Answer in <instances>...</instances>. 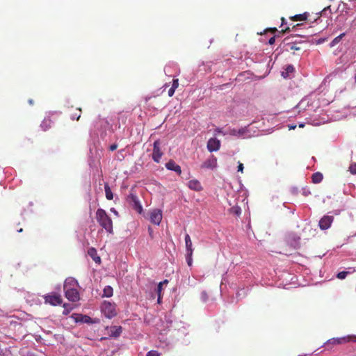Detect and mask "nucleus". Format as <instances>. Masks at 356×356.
Masks as SVG:
<instances>
[{
	"label": "nucleus",
	"mask_w": 356,
	"mask_h": 356,
	"mask_svg": "<svg viewBox=\"0 0 356 356\" xmlns=\"http://www.w3.org/2000/svg\"><path fill=\"white\" fill-rule=\"evenodd\" d=\"M96 219L99 224L108 233L113 232V222L105 210L98 209L96 211Z\"/></svg>",
	"instance_id": "nucleus-1"
},
{
	"label": "nucleus",
	"mask_w": 356,
	"mask_h": 356,
	"mask_svg": "<svg viewBox=\"0 0 356 356\" xmlns=\"http://www.w3.org/2000/svg\"><path fill=\"white\" fill-rule=\"evenodd\" d=\"M223 135L224 136L230 135V136H236L237 138H243V139L248 138L252 136V134L249 129V126L241 127L238 129H236L234 128H233V129L229 128L228 129H227L225 131V133H223Z\"/></svg>",
	"instance_id": "nucleus-2"
},
{
	"label": "nucleus",
	"mask_w": 356,
	"mask_h": 356,
	"mask_svg": "<svg viewBox=\"0 0 356 356\" xmlns=\"http://www.w3.org/2000/svg\"><path fill=\"white\" fill-rule=\"evenodd\" d=\"M350 341L356 343V335H347L341 337L332 338L325 342L323 346H327L329 348L330 346L341 345Z\"/></svg>",
	"instance_id": "nucleus-3"
},
{
	"label": "nucleus",
	"mask_w": 356,
	"mask_h": 356,
	"mask_svg": "<svg viewBox=\"0 0 356 356\" xmlns=\"http://www.w3.org/2000/svg\"><path fill=\"white\" fill-rule=\"evenodd\" d=\"M102 311L104 316L111 319L114 317L117 313L115 311V305L108 301H104L102 305Z\"/></svg>",
	"instance_id": "nucleus-4"
},
{
	"label": "nucleus",
	"mask_w": 356,
	"mask_h": 356,
	"mask_svg": "<svg viewBox=\"0 0 356 356\" xmlns=\"http://www.w3.org/2000/svg\"><path fill=\"white\" fill-rule=\"evenodd\" d=\"M127 200H128L129 204L131 206V207L135 211H136L140 214L142 213V212L143 211V206H142L138 197L136 195L131 193L128 196Z\"/></svg>",
	"instance_id": "nucleus-5"
},
{
	"label": "nucleus",
	"mask_w": 356,
	"mask_h": 356,
	"mask_svg": "<svg viewBox=\"0 0 356 356\" xmlns=\"http://www.w3.org/2000/svg\"><path fill=\"white\" fill-rule=\"evenodd\" d=\"M162 156L163 152L161 149V143L159 140H156L153 144L152 160L158 163L160 162Z\"/></svg>",
	"instance_id": "nucleus-6"
},
{
	"label": "nucleus",
	"mask_w": 356,
	"mask_h": 356,
	"mask_svg": "<svg viewBox=\"0 0 356 356\" xmlns=\"http://www.w3.org/2000/svg\"><path fill=\"white\" fill-rule=\"evenodd\" d=\"M149 220L156 225H159L162 220V211L159 209H154L149 211Z\"/></svg>",
	"instance_id": "nucleus-7"
},
{
	"label": "nucleus",
	"mask_w": 356,
	"mask_h": 356,
	"mask_svg": "<svg viewBox=\"0 0 356 356\" xmlns=\"http://www.w3.org/2000/svg\"><path fill=\"white\" fill-rule=\"evenodd\" d=\"M46 303H49L53 306L59 305L62 303V298L58 294H48L44 296Z\"/></svg>",
	"instance_id": "nucleus-8"
},
{
	"label": "nucleus",
	"mask_w": 356,
	"mask_h": 356,
	"mask_svg": "<svg viewBox=\"0 0 356 356\" xmlns=\"http://www.w3.org/2000/svg\"><path fill=\"white\" fill-rule=\"evenodd\" d=\"M334 220L332 216L325 215L321 218L318 222V226L321 229L325 230L330 227Z\"/></svg>",
	"instance_id": "nucleus-9"
},
{
	"label": "nucleus",
	"mask_w": 356,
	"mask_h": 356,
	"mask_svg": "<svg viewBox=\"0 0 356 356\" xmlns=\"http://www.w3.org/2000/svg\"><path fill=\"white\" fill-rule=\"evenodd\" d=\"M66 298L71 302L79 300L80 296L77 289H64Z\"/></svg>",
	"instance_id": "nucleus-10"
},
{
	"label": "nucleus",
	"mask_w": 356,
	"mask_h": 356,
	"mask_svg": "<svg viewBox=\"0 0 356 356\" xmlns=\"http://www.w3.org/2000/svg\"><path fill=\"white\" fill-rule=\"evenodd\" d=\"M217 167V158L211 155L202 165V168L213 170Z\"/></svg>",
	"instance_id": "nucleus-11"
},
{
	"label": "nucleus",
	"mask_w": 356,
	"mask_h": 356,
	"mask_svg": "<svg viewBox=\"0 0 356 356\" xmlns=\"http://www.w3.org/2000/svg\"><path fill=\"white\" fill-rule=\"evenodd\" d=\"M207 147L210 152H217L220 147V141L216 138H211L208 140Z\"/></svg>",
	"instance_id": "nucleus-12"
},
{
	"label": "nucleus",
	"mask_w": 356,
	"mask_h": 356,
	"mask_svg": "<svg viewBox=\"0 0 356 356\" xmlns=\"http://www.w3.org/2000/svg\"><path fill=\"white\" fill-rule=\"evenodd\" d=\"M327 120L323 119H317V118H306V122H300L298 124V127L300 128H302L305 127V124H312L314 126H319L323 124H324Z\"/></svg>",
	"instance_id": "nucleus-13"
},
{
	"label": "nucleus",
	"mask_w": 356,
	"mask_h": 356,
	"mask_svg": "<svg viewBox=\"0 0 356 356\" xmlns=\"http://www.w3.org/2000/svg\"><path fill=\"white\" fill-rule=\"evenodd\" d=\"M165 168L168 170L174 171L179 175L181 174V167L177 165L173 160L169 161L165 163Z\"/></svg>",
	"instance_id": "nucleus-14"
},
{
	"label": "nucleus",
	"mask_w": 356,
	"mask_h": 356,
	"mask_svg": "<svg viewBox=\"0 0 356 356\" xmlns=\"http://www.w3.org/2000/svg\"><path fill=\"white\" fill-rule=\"evenodd\" d=\"M79 284L76 280L73 277H68L65 280L63 285L64 289H76Z\"/></svg>",
	"instance_id": "nucleus-15"
},
{
	"label": "nucleus",
	"mask_w": 356,
	"mask_h": 356,
	"mask_svg": "<svg viewBox=\"0 0 356 356\" xmlns=\"http://www.w3.org/2000/svg\"><path fill=\"white\" fill-rule=\"evenodd\" d=\"M310 106V99L305 98L302 99L297 106V108L299 109V112L301 111H309Z\"/></svg>",
	"instance_id": "nucleus-16"
},
{
	"label": "nucleus",
	"mask_w": 356,
	"mask_h": 356,
	"mask_svg": "<svg viewBox=\"0 0 356 356\" xmlns=\"http://www.w3.org/2000/svg\"><path fill=\"white\" fill-rule=\"evenodd\" d=\"M187 185L190 189L195 191H200L202 189L200 182L197 179L190 180Z\"/></svg>",
	"instance_id": "nucleus-17"
},
{
	"label": "nucleus",
	"mask_w": 356,
	"mask_h": 356,
	"mask_svg": "<svg viewBox=\"0 0 356 356\" xmlns=\"http://www.w3.org/2000/svg\"><path fill=\"white\" fill-rule=\"evenodd\" d=\"M122 332L121 326H112L110 328V336L112 337H118Z\"/></svg>",
	"instance_id": "nucleus-18"
},
{
	"label": "nucleus",
	"mask_w": 356,
	"mask_h": 356,
	"mask_svg": "<svg viewBox=\"0 0 356 356\" xmlns=\"http://www.w3.org/2000/svg\"><path fill=\"white\" fill-rule=\"evenodd\" d=\"M185 245H186V252H193V245H192V241L191 239L190 236L186 234L185 235Z\"/></svg>",
	"instance_id": "nucleus-19"
},
{
	"label": "nucleus",
	"mask_w": 356,
	"mask_h": 356,
	"mask_svg": "<svg viewBox=\"0 0 356 356\" xmlns=\"http://www.w3.org/2000/svg\"><path fill=\"white\" fill-rule=\"evenodd\" d=\"M294 72V67L292 65H288L284 71L282 72V76L284 78H289L290 75Z\"/></svg>",
	"instance_id": "nucleus-20"
},
{
	"label": "nucleus",
	"mask_w": 356,
	"mask_h": 356,
	"mask_svg": "<svg viewBox=\"0 0 356 356\" xmlns=\"http://www.w3.org/2000/svg\"><path fill=\"white\" fill-rule=\"evenodd\" d=\"M284 47L287 51L299 50L300 49L296 42H287L285 44Z\"/></svg>",
	"instance_id": "nucleus-21"
},
{
	"label": "nucleus",
	"mask_w": 356,
	"mask_h": 356,
	"mask_svg": "<svg viewBox=\"0 0 356 356\" xmlns=\"http://www.w3.org/2000/svg\"><path fill=\"white\" fill-rule=\"evenodd\" d=\"M52 122L50 118H45L42 122L40 127L44 131H47L49 128L51 127Z\"/></svg>",
	"instance_id": "nucleus-22"
},
{
	"label": "nucleus",
	"mask_w": 356,
	"mask_h": 356,
	"mask_svg": "<svg viewBox=\"0 0 356 356\" xmlns=\"http://www.w3.org/2000/svg\"><path fill=\"white\" fill-rule=\"evenodd\" d=\"M345 35H346V33H342L340 35H339L338 36H337L335 38H334L331 41V42L330 43V47H334V46H336L338 43H339L341 42V40Z\"/></svg>",
	"instance_id": "nucleus-23"
},
{
	"label": "nucleus",
	"mask_w": 356,
	"mask_h": 356,
	"mask_svg": "<svg viewBox=\"0 0 356 356\" xmlns=\"http://www.w3.org/2000/svg\"><path fill=\"white\" fill-rule=\"evenodd\" d=\"M113 290L111 286H106L103 290L102 297L110 298L113 296Z\"/></svg>",
	"instance_id": "nucleus-24"
},
{
	"label": "nucleus",
	"mask_w": 356,
	"mask_h": 356,
	"mask_svg": "<svg viewBox=\"0 0 356 356\" xmlns=\"http://www.w3.org/2000/svg\"><path fill=\"white\" fill-rule=\"evenodd\" d=\"M312 181L314 184L320 183L323 179V175L321 172H315L312 175Z\"/></svg>",
	"instance_id": "nucleus-25"
},
{
	"label": "nucleus",
	"mask_w": 356,
	"mask_h": 356,
	"mask_svg": "<svg viewBox=\"0 0 356 356\" xmlns=\"http://www.w3.org/2000/svg\"><path fill=\"white\" fill-rule=\"evenodd\" d=\"M307 16H308V13H305L303 14H299V15H296L293 19L294 20H300V21H303V20H306L307 18Z\"/></svg>",
	"instance_id": "nucleus-26"
},
{
	"label": "nucleus",
	"mask_w": 356,
	"mask_h": 356,
	"mask_svg": "<svg viewBox=\"0 0 356 356\" xmlns=\"http://www.w3.org/2000/svg\"><path fill=\"white\" fill-rule=\"evenodd\" d=\"M105 193L106 197L108 200H112L113 199V193L108 185H105Z\"/></svg>",
	"instance_id": "nucleus-27"
},
{
	"label": "nucleus",
	"mask_w": 356,
	"mask_h": 356,
	"mask_svg": "<svg viewBox=\"0 0 356 356\" xmlns=\"http://www.w3.org/2000/svg\"><path fill=\"white\" fill-rule=\"evenodd\" d=\"M231 213L239 216L241 213V209L239 207L236 206L231 208Z\"/></svg>",
	"instance_id": "nucleus-28"
},
{
	"label": "nucleus",
	"mask_w": 356,
	"mask_h": 356,
	"mask_svg": "<svg viewBox=\"0 0 356 356\" xmlns=\"http://www.w3.org/2000/svg\"><path fill=\"white\" fill-rule=\"evenodd\" d=\"M193 252H186V260L189 266L192 265L193 259H192Z\"/></svg>",
	"instance_id": "nucleus-29"
},
{
	"label": "nucleus",
	"mask_w": 356,
	"mask_h": 356,
	"mask_svg": "<svg viewBox=\"0 0 356 356\" xmlns=\"http://www.w3.org/2000/svg\"><path fill=\"white\" fill-rule=\"evenodd\" d=\"M349 273H350L348 271H341L337 273V277L339 278V280H343Z\"/></svg>",
	"instance_id": "nucleus-30"
},
{
	"label": "nucleus",
	"mask_w": 356,
	"mask_h": 356,
	"mask_svg": "<svg viewBox=\"0 0 356 356\" xmlns=\"http://www.w3.org/2000/svg\"><path fill=\"white\" fill-rule=\"evenodd\" d=\"M99 126L101 127H104L105 129H106L107 127H108L109 126V124L108 123L107 121L104 120H99L98 123H97Z\"/></svg>",
	"instance_id": "nucleus-31"
},
{
	"label": "nucleus",
	"mask_w": 356,
	"mask_h": 356,
	"mask_svg": "<svg viewBox=\"0 0 356 356\" xmlns=\"http://www.w3.org/2000/svg\"><path fill=\"white\" fill-rule=\"evenodd\" d=\"M350 169V172L353 174V175H356V163H352L349 168Z\"/></svg>",
	"instance_id": "nucleus-32"
},
{
	"label": "nucleus",
	"mask_w": 356,
	"mask_h": 356,
	"mask_svg": "<svg viewBox=\"0 0 356 356\" xmlns=\"http://www.w3.org/2000/svg\"><path fill=\"white\" fill-rule=\"evenodd\" d=\"M147 356H160V353L156 350H150L147 353Z\"/></svg>",
	"instance_id": "nucleus-33"
},
{
	"label": "nucleus",
	"mask_w": 356,
	"mask_h": 356,
	"mask_svg": "<svg viewBox=\"0 0 356 356\" xmlns=\"http://www.w3.org/2000/svg\"><path fill=\"white\" fill-rule=\"evenodd\" d=\"M170 69H171V65H166L164 67V72H165V74L169 75V76H172V74H170V73L171 72Z\"/></svg>",
	"instance_id": "nucleus-34"
},
{
	"label": "nucleus",
	"mask_w": 356,
	"mask_h": 356,
	"mask_svg": "<svg viewBox=\"0 0 356 356\" xmlns=\"http://www.w3.org/2000/svg\"><path fill=\"white\" fill-rule=\"evenodd\" d=\"M201 299L203 302H206L208 299V296L206 291H202L201 293Z\"/></svg>",
	"instance_id": "nucleus-35"
},
{
	"label": "nucleus",
	"mask_w": 356,
	"mask_h": 356,
	"mask_svg": "<svg viewBox=\"0 0 356 356\" xmlns=\"http://www.w3.org/2000/svg\"><path fill=\"white\" fill-rule=\"evenodd\" d=\"M327 11L331 13L330 6H328L325 7V8H323V10L321 12V15H325L327 14Z\"/></svg>",
	"instance_id": "nucleus-36"
},
{
	"label": "nucleus",
	"mask_w": 356,
	"mask_h": 356,
	"mask_svg": "<svg viewBox=\"0 0 356 356\" xmlns=\"http://www.w3.org/2000/svg\"><path fill=\"white\" fill-rule=\"evenodd\" d=\"M175 89H176V86H172V87L168 90V95H169L170 97H172V96L174 95Z\"/></svg>",
	"instance_id": "nucleus-37"
},
{
	"label": "nucleus",
	"mask_w": 356,
	"mask_h": 356,
	"mask_svg": "<svg viewBox=\"0 0 356 356\" xmlns=\"http://www.w3.org/2000/svg\"><path fill=\"white\" fill-rule=\"evenodd\" d=\"M79 113L78 115L75 114V115H72L71 118L72 120H75L76 119V120H78L79 119V118L81 117V113H80L81 109L79 108Z\"/></svg>",
	"instance_id": "nucleus-38"
},
{
	"label": "nucleus",
	"mask_w": 356,
	"mask_h": 356,
	"mask_svg": "<svg viewBox=\"0 0 356 356\" xmlns=\"http://www.w3.org/2000/svg\"><path fill=\"white\" fill-rule=\"evenodd\" d=\"M238 171L243 172V163H238Z\"/></svg>",
	"instance_id": "nucleus-39"
},
{
	"label": "nucleus",
	"mask_w": 356,
	"mask_h": 356,
	"mask_svg": "<svg viewBox=\"0 0 356 356\" xmlns=\"http://www.w3.org/2000/svg\"><path fill=\"white\" fill-rule=\"evenodd\" d=\"M162 284L163 282H160L157 286V292L159 294H160L161 289H162Z\"/></svg>",
	"instance_id": "nucleus-40"
},
{
	"label": "nucleus",
	"mask_w": 356,
	"mask_h": 356,
	"mask_svg": "<svg viewBox=\"0 0 356 356\" xmlns=\"http://www.w3.org/2000/svg\"><path fill=\"white\" fill-rule=\"evenodd\" d=\"M215 132L217 133V134H221L223 135V133L225 132L222 131V129L221 128H217L216 130H215Z\"/></svg>",
	"instance_id": "nucleus-41"
},
{
	"label": "nucleus",
	"mask_w": 356,
	"mask_h": 356,
	"mask_svg": "<svg viewBox=\"0 0 356 356\" xmlns=\"http://www.w3.org/2000/svg\"><path fill=\"white\" fill-rule=\"evenodd\" d=\"M117 147H118V145L116 144H113L110 146L109 148H110L111 151H114L117 149Z\"/></svg>",
	"instance_id": "nucleus-42"
},
{
	"label": "nucleus",
	"mask_w": 356,
	"mask_h": 356,
	"mask_svg": "<svg viewBox=\"0 0 356 356\" xmlns=\"http://www.w3.org/2000/svg\"><path fill=\"white\" fill-rule=\"evenodd\" d=\"M275 37H272L269 39L268 40V43L270 44H273L275 43Z\"/></svg>",
	"instance_id": "nucleus-43"
},
{
	"label": "nucleus",
	"mask_w": 356,
	"mask_h": 356,
	"mask_svg": "<svg viewBox=\"0 0 356 356\" xmlns=\"http://www.w3.org/2000/svg\"><path fill=\"white\" fill-rule=\"evenodd\" d=\"M297 125L296 124H289L288 125V127H289V130H293L296 128Z\"/></svg>",
	"instance_id": "nucleus-44"
},
{
	"label": "nucleus",
	"mask_w": 356,
	"mask_h": 356,
	"mask_svg": "<svg viewBox=\"0 0 356 356\" xmlns=\"http://www.w3.org/2000/svg\"><path fill=\"white\" fill-rule=\"evenodd\" d=\"M176 86V88L178 87L179 86V83H178V79H173V83H172V86Z\"/></svg>",
	"instance_id": "nucleus-45"
},
{
	"label": "nucleus",
	"mask_w": 356,
	"mask_h": 356,
	"mask_svg": "<svg viewBox=\"0 0 356 356\" xmlns=\"http://www.w3.org/2000/svg\"><path fill=\"white\" fill-rule=\"evenodd\" d=\"M93 259L95 262H100L101 259L99 257H97V258L93 257Z\"/></svg>",
	"instance_id": "nucleus-46"
},
{
	"label": "nucleus",
	"mask_w": 356,
	"mask_h": 356,
	"mask_svg": "<svg viewBox=\"0 0 356 356\" xmlns=\"http://www.w3.org/2000/svg\"><path fill=\"white\" fill-rule=\"evenodd\" d=\"M95 252V250L94 248H92L90 249L89 251H88V253L90 254V252Z\"/></svg>",
	"instance_id": "nucleus-47"
},
{
	"label": "nucleus",
	"mask_w": 356,
	"mask_h": 356,
	"mask_svg": "<svg viewBox=\"0 0 356 356\" xmlns=\"http://www.w3.org/2000/svg\"><path fill=\"white\" fill-rule=\"evenodd\" d=\"M0 356H5L1 349H0Z\"/></svg>",
	"instance_id": "nucleus-48"
},
{
	"label": "nucleus",
	"mask_w": 356,
	"mask_h": 356,
	"mask_svg": "<svg viewBox=\"0 0 356 356\" xmlns=\"http://www.w3.org/2000/svg\"><path fill=\"white\" fill-rule=\"evenodd\" d=\"M282 25H283V24H284V23L285 22V19H284V17H282Z\"/></svg>",
	"instance_id": "nucleus-49"
},
{
	"label": "nucleus",
	"mask_w": 356,
	"mask_h": 356,
	"mask_svg": "<svg viewBox=\"0 0 356 356\" xmlns=\"http://www.w3.org/2000/svg\"><path fill=\"white\" fill-rule=\"evenodd\" d=\"M112 211H113V213H115V214H118V212L114 209H111Z\"/></svg>",
	"instance_id": "nucleus-50"
},
{
	"label": "nucleus",
	"mask_w": 356,
	"mask_h": 356,
	"mask_svg": "<svg viewBox=\"0 0 356 356\" xmlns=\"http://www.w3.org/2000/svg\"><path fill=\"white\" fill-rule=\"evenodd\" d=\"M29 103L30 104H33V100H32V99H29Z\"/></svg>",
	"instance_id": "nucleus-51"
},
{
	"label": "nucleus",
	"mask_w": 356,
	"mask_h": 356,
	"mask_svg": "<svg viewBox=\"0 0 356 356\" xmlns=\"http://www.w3.org/2000/svg\"><path fill=\"white\" fill-rule=\"evenodd\" d=\"M299 240H300V238H299V237H296V241H295V242H296V243Z\"/></svg>",
	"instance_id": "nucleus-52"
},
{
	"label": "nucleus",
	"mask_w": 356,
	"mask_h": 356,
	"mask_svg": "<svg viewBox=\"0 0 356 356\" xmlns=\"http://www.w3.org/2000/svg\"><path fill=\"white\" fill-rule=\"evenodd\" d=\"M308 193H309V192L304 191V194H305V195H307Z\"/></svg>",
	"instance_id": "nucleus-53"
},
{
	"label": "nucleus",
	"mask_w": 356,
	"mask_h": 356,
	"mask_svg": "<svg viewBox=\"0 0 356 356\" xmlns=\"http://www.w3.org/2000/svg\"><path fill=\"white\" fill-rule=\"evenodd\" d=\"M161 297L160 295H159L158 302H160Z\"/></svg>",
	"instance_id": "nucleus-54"
},
{
	"label": "nucleus",
	"mask_w": 356,
	"mask_h": 356,
	"mask_svg": "<svg viewBox=\"0 0 356 356\" xmlns=\"http://www.w3.org/2000/svg\"><path fill=\"white\" fill-rule=\"evenodd\" d=\"M18 232H22V229H19V230H18Z\"/></svg>",
	"instance_id": "nucleus-55"
},
{
	"label": "nucleus",
	"mask_w": 356,
	"mask_h": 356,
	"mask_svg": "<svg viewBox=\"0 0 356 356\" xmlns=\"http://www.w3.org/2000/svg\"><path fill=\"white\" fill-rule=\"evenodd\" d=\"M91 257H92V254H93V252H90V254H89Z\"/></svg>",
	"instance_id": "nucleus-56"
},
{
	"label": "nucleus",
	"mask_w": 356,
	"mask_h": 356,
	"mask_svg": "<svg viewBox=\"0 0 356 356\" xmlns=\"http://www.w3.org/2000/svg\"><path fill=\"white\" fill-rule=\"evenodd\" d=\"M299 356H303V355H299Z\"/></svg>",
	"instance_id": "nucleus-57"
}]
</instances>
